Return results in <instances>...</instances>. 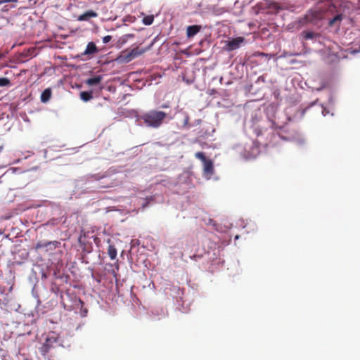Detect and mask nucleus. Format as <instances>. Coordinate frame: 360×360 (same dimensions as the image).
Returning a JSON list of instances; mask_svg holds the SVG:
<instances>
[{"instance_id": "20e7f679", "label": "nucleus", "mask_w": 360, "mask_h": 360, "mask_svg": "<svg viewBox=\"0 0 360 360\" xmlns=\"http://www.w3.org/2000/svg\"><path fill=\"white\" fill-rule=\"evenodd\" d=\"M243 41V37H237L231 41H229L227 44V50L233 51L239 48L240 44Z\"/></svg>"}, {"instance_id": "ddd939ff", "label": "nucleus", "mask_w": 360, "mask_h": 360, "mask_svg": "<svg viewBox=\"0 0 360 360\" xmlns=\"http://www.w3.org/2000/svg\"><path fill=\"white\" fill-rule=\"evenodd\" d=\"M101 80H102L101 76H96V77L88 79L86 81V84H88L89 86H94V85H96V84H99Z\"/></svg>"}, {"instance_id": "4468645a", "label": "nucleus", "mask_w": 360, "mask_h": 360, "mask_svg": "<svg viewBox=\"0 0 360 360\" xmlns=\"http://www.w3.org/2000/svg\"><path fill=\"white\" fill-rule=\"evenodd\" d=\"M93 98V93L92 91H82L80 92V98L84 101L87 102L92 99Z\"/></svg>"}, {"instance_id": "f03ea898", "label": "nucleus", "mask_w": 360, "mask_h": 360, "mask_svg": "<svg viewBox=\"0 0 360 360\" xmlns=\"http://www.w3.org/2000/svg\"><path fill=\"white\" fill-rule=\"evenodd\" d=\"M58 345V337L54 333H49L46 339L45 342L42 344L39 348L40 353L43 356H46L52 348L56 347Z\"/></svg>"}, {"instance_id": "6e6552de", "label": "nucleus", "mask_w": 360, "mask_h": 360, "mask_svg": "<svg viewBox=\"0 0 360 360\" xmlns=\"http://www.w3.org/2000/svg\"><path fill=\"white\" fill-rule=\"evenodd\" d=\"M98 14L94 11H88L85 12L84 13L78 16L77 20L79 21H85L88 20L91 18H96L97 17Z\"/></svg>"}, {"instance_id": "9d476101", "label": "nucleus", "mask_w": 360, "mask_h": 360, "mask_svg": "<svg viewBox=\"0 0 360 360\" xmlns=\"http://www.w3.org/2000/svg\"><path fill=\"white\" fill-rule=\"evenodd\" d=\"M52 91L50 88H47L41 94V101L42 103H47L51 97Z\"/></svg>"}, {"instance_id": "393cba45", "label": "nucleus", "mask_w": 360, "mask_h": 360, "mask_svg": "<svg viewBox=\"0 0 360 360\" xmlns=\"http://www.w3.org/2000/svg\"><path fill=\"white\" fill-rule=\"evenodd\" d=\"M1 58V55L0 54V58Z\"/></svg>"}, {"instance_id": "412c9836", "label": "nucleus", "mask_w": 360, "mask_h": 360, "mask_svg": "<svg viewBox=\"0 0 360 360\" xmlns=\"http://www.w3.org/2000/svg\"><path fill=\"white\" fill-rule=\"evenodd\" d=\"M18 360H32V359L25 356V355H20L18 357Z\"/></svg>"}, {"instance_id": "aec40b11", "label": "nucleus", "mask_w": 360, "mask_h": 360, "mask_svg": "<svg viewBox=\"0 0 360 360\" xmlns=\"http://www.w3.org/2000/svg\"><path fill=\"white\" fill-rule=\"evenodd\" d=\"M111 39H112L111 36L107 35L103 38V43L106 44V43H108L111 40Z\"/></svg>"}, {"instance_id": "5701e85b", "label": "nucleus", "mask_w": 360, "mask_h": 360, "mask_svg": "<svg viewBox=\"0 0 360 360\" xmlns=\"http://www.w3.org/2000/svg\"><path fill=\"white\" fill-rule=\"evenodd\" d=\"M4 3H6V0H0V5Z\"/></svg>"}, {"instance_id": "4be33fe9", "label": "nucleus", "mask_w": 360, "mask_h": 360, "mask_svg": "<svg viewBox=\"0 0 360 360\" xmlns=\"http://www.w3.org/2000/svg\"><path fill=\"white\" fill-rule=\"evenodd\" d=\"M18 0H6V3H8V2H17Z\"/></svg>"}, {"instance_id": "dca6fc26", "label": "nucleus", "mask_w": 360, "mask_h": 360, "mask_svg": "<svg viewBox=\"0 0 360 360\" xmlns=\"http://www.w3.org/2000/svg\"><path fill=\"white\" fill-rule=\"evenodd\" d=\"M154 17L153 15H147L143 18V22L146 25H150L153 22Z\"/></svg>"}, {"instance_id": "b1692460", "label": "nucleus", "mask_w": 360, "mask_h": 360, "mask_svg": "<svg viewBox=\"0 0 360 360\" xmlns=\"http://www.w3.org/2000/svg\"><path fill=\"white\" fill-rule=\"evenodd\" d=\"M162 107L164 108H168V105H162Z\"/></svg>"}, {"instance_id": "1a4fd4ad", "label": "nucleus", "mask_w": 360, "mask_h": 360, "mask_svg": "<svg viewBox=\"0 0 360 360\" xmlns=\"http://www.w3.org/2000/svg\"><path fill=\"white\" fill-rule=\"evenodd\" d=\"M97 51H98V49H97L96 44L94 42H89L87 44L86 48L84 52L83 53V55H90V54L95 53Z\"/></svg>"}, {"instance_id": "a211bd4d", "label": "nucleus", "mask_w": 360, "mask_h": 360, "mask_svg": "<svg viewBox=\"0 0 360 360\" xmlns=\"http://www.w3.org/2000/svg\"><path fill=\"white\" fill-rule=\"evenodd\" d=\"M196 158L200 160L202 162H205L207 159L206 158L204 153L202 152H197L195 154Z\"/></svg>"}, {"instance_id": "f8f14e48", "label": "nucleus", "mask_w": 360, "mask_h": 360, "mask_svg": "<svg viewBox=\"0 0 360 360\" xmlns=\"http://www.w3.org/2000/svg\"><path fill=\"white\" fill-rule=\"evenodd\" d=\"M204 165V170L205 172L208 174H212L213 172V163L211 160L207 159L205 162H202Z\"/></svg>"}, {"instance_id": "39448f33", "label": "nucleus", "mask_w": 360, "mask_h": 360, "mask_svg": "<svg viewBox=\"0 0 360 360\" xmlns=\"http://www.w3.org/2000/svg\"><path fill=\"white\" fill-rule=\"evenodd\" d=\"M145 52L144 49H140L139 47L133 49L129 51V53L126 56V60L127 61H130L132 59L142 55Z\"/></svg>"}, {"instance_id": "7ed1b4c3", "label": "nucleus", "mask_w": 360, "mask_h": 360, "mask_svg": "<svg viewBox=\"0 0 360 360\" xmlns=\"http://www.w3.org/2000/svg\"><path fill=\"white\" fill-rule=\"evenodd\" d=\"M60 244V243L57 240L49 241V242H41L40 241L36 244L35 248L36 249H41V248L50 247L51 250H54L56 248H58Z\"/></svg>"}, {"instance_id": "f257e3e1", "label": "nucleus", "mask_w": 360, "mask_h": 360, "mask_svg": "<svg viewBox=\"0 0 360 360\" xmlns=\"http://www.w3.org/2000/svg\"><path fill=\"white\" fill-rule=\"evenodd\" d=\"M167 119L171 120L172 117L168 113L156 109L150 110L139 117L146 127L153 129L160 127Z\"/></svg>"}, {"instance_id": "2eb2a0df", "label": "nucleus", "mask_w": 360, "mask_h": 360, "mask_svg": "<svg viewBox=\"0 0 360 360\" xmlns=\"http://www.w3.org/2000/svg\"><path fill=\"white\" fill-rule=\"evenodd\" d=\"M108 254L111 259H115L117 257V249L113 245H109L108 248Z\"/></svg>"}, {"instance_id": "9b49d317", "label": "nucleus", "mask_w": 360, "mask_h": 360, "mask_svg": "<svg viewBox=\"0 0 360 360\" xmlns=\"http://www.w3.org/2000/svg\"><path fill=\"white\" fill-rule=\"evenodd\" d=\"M342 19L343 14L339 13L329 20L328 25L332 27L335 25L336 23H338L340 25Z\"/></svg>"}, {"instance_id": "0eeeda50", "label": "nucleus", "mask_w": 360, "mask_h": 360, "mask_svg": "<svg viewBox=\"0 0 360 360\" xmlns=\"http://www.w3.org/2000/svg\"><path fill=\"white\" fill-rule=\"evenodd\" d=\"M262 120L261 112L259 110L254 111L251 115L252 127H256Z\"/></svg>"}, {"instance_id": "6ab92c4d", "label": "nucleus", "mask_w": 360, "mask_h": 360, "mask_svg": "<svg viewBox=\"0 0 360 360\" xmlns=\"http://www.w3.org/2000/svg\"><path fill=\"white\" fill-rule=\"evenodd\" d=\"M315 36V34L312 32H303V37L304 39H313Z\"/></svg>"}, {"instance_id": "423d86ee", "label": "nucleus", "mask_w": 360, "mask_h": 360, "mask_svg": "<svg viewBox=\"0 0 360 360\" xmlns=\"http://www.w3.org/2000/svg\"><path fill=\"white\" fill-rule=\"evenodd\" d=\"M202 27L200 25H191L188 26L186 29V35L188 38L194 37L197 33H198Z\"/></svg>"}, {"instance_id": "f3484780", "label": "nucleus", "mask_w": 360, "mask_h": 360, "mask_svg": "<svg viewBox=\"0 0 360 360\" xmlns=\"http://www.w3.org/2000/svg\"><path fill=\"white\" fill-rule=\"evenodd\" d=\"M11 84L10 79L6 77L0 78V86H6Z\"/></svg>"}]
</instances>
